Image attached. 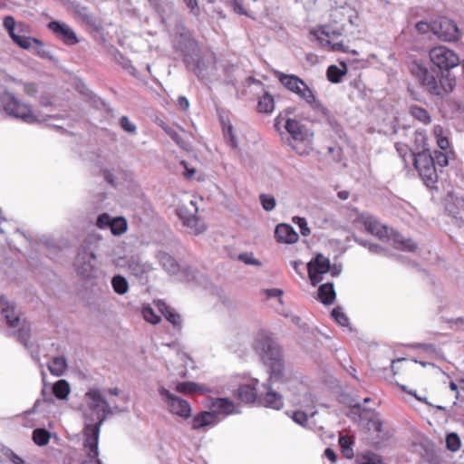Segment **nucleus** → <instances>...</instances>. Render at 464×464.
Here are the masks:
<instances>
[{
	"mask_svg": "<svg viewBox=\"0 0 464 464\" xmlns=\"http://www.w3.org/2000/svg\"><path fill=\"white\" fill-rule=\"evenodd\" d=\"M80 410L86 421L83 429V449L87 459L81 464H102L99 457V437L102 423L109 415L120 412L117 406H111L103 392L96 387L90 388L82 398Z\"/></svg>",
	"mask_w": 464,
	"mask_h": 464,
	"instance_id": "nucleus-1",
	"label": "nucleus"
},
{
	"mask_svg": "<svg viewBox=\"0 0 464 464\" xmlns=\"http://www.w3.org/2000/svg\"><path fill=\"white\" fill-rule=\"evenodd\" d=\"M253 348L268 368V385L266 383L262 384L266 391L264 397L265 406L274 410H280L284 405L282 395L274 392L272 387L278 383L276 389L285 391L286 386V383L284 382L285 364L282 349L266 330H260L256 333Z\"/></svg>",
	"mask_w": 464,
	"mask_h": 464,
	"instance_id": "nucleus-2",
	"label": "nucleus"
},
{
	"mask_svg": "<svg viewBox=\"0 0 464 464\" xmlns=\"http://www.w3.org/2000/svg\"><path fill=\"white\" fill-rule=\"evenodd\" d=\"M410 70L420 84L431 95L442 97L451 92L455 87V79L450 75H442L430 70L420 61H413Z\"/></svg>",
	"mask_w": 464,
	"mask_h": 464,
	"instance_id": "nucleus-3",
	"label": "nucleus"
},
{
	"mask_svg": "<svg viewBox=\"0 0 464 464\" xmlns=\"http://www.w3.org/2000/svg\"><path fill=\"white\" fill-rule=\"evenodd\" d=\"M362 223L365 229L380 239L387 237L392 242L396 248L407 252H413L417 249V245L410 238H405L401 234L382 226L372 216H362Z\"/></svg>",
	"mask_w": 464,
	"mask_h": 464,
	"instance_id": "nucleus-4",
	"label": "nucleus"
},
{
	"mask_svg": "<svg viewBox=\"0 0 464 464\" xmlns=\"http://www.w3.org/2000/svg\"><path fill=\"white\" fill-rule=\"evenodd\" d=\"M279 82L290 92L304 101L311 108L319 110L326 114L328 110L316 99L314 91L299 77L295 74L276 73Z\"/></svg>",
	"mask_w": 464,
	"mask_h": 464,
	"instance_id": "nucleus-5",
	"label": "nucleus"
},
{
	"mask_svg": "<svg viewBox=\"0 0 464 464\" xmlns=\"http://www.w3.org/2000/svg\"><path fill=\"white\" fill-rule=\"evenodd\" d=\"M2 102L8 115L22 120L26 123H34L38 121L31 106L22 102L14 93L10 92H4L2 95Z\"/></svg>",
	"mask_w": 464,
	"mask_h": 464,
	"instance_id": "nucleus-6",
	"label": "nucleus"
},
{
	"mask_svg": "<svg viewBox=\"0 0 464 464\" xmlns=\"http://www.w3.org/2000/svg\"><path fill=\"white\" fill-rule=\"evenodd\" d=\"M285 128L291 136L288 143L292 149L300 155L307 154L313 134L300 121L294 119H287Z\"/></svg>",
	"mask_w": 464,
	"mask_h": 464,
	"instance_id": "nucleus-7",
	"label": "nucleus"
},
{
	"mask_svg": "<svg viewBox=\"0 0 464 464\" xmlns=\"http://www.w3.org/2000/svg\"><path fill=\"white\" fill-rule=\"evenodd\" d=\"M0 313L5 319L6 324L9 327L12 334H17L21 343L27 347L29 331L25 328L24 322L16 313L14 304L5 300L0 307Z\"/></svg>",
	"mask_w": 464,
	"mask_h": 464,
	"instance_id": "nucleus-8",
	"label": "nucleus"
},
{
	"mask_svg": "<svg viewBox=\"0 0 464 464\" xmlns=\"http://www.w3.org/2000/svg\"><path fill=\"white\" fill-rule=\"evenodd\" d=\"M158 392L166 410L170 414L179 416L184 420L191 416L192 409L186 400L172 393L169 390L161 385L159 386Z\"/></svg>",
	"mask_w": 464,
	"mask_h": 464,
	"instance_id": "nucleus-9",
	"label": "nucleus"
},
{
	"mask_svg": "<svg viewBox=\"0 0 464 464\" xmlns=\"http://www.w3.org/2000/svg\"><path fill=\"white\" fill-rule=\"evenodd\" d=\"M4 26L12 40L23 49L28 50L34 45H43L40 40L26 36L25 33L28 32V25L24 23L16 24L13 16H6L4 19Z\"/></svg>",
	"mask_w": 464,
	"mask_h": 464,
	"instance_id": "nucleus-10",
	"label": "nucleus"
},
{
	"mask_svg": "<svg viewBox=\"0 0 464 464\" xmlns=\"http://www.w3.org/2000/svg\"><path fill=\"white\" fill-rule=\"evenodd\" d=\"M74 267L79 275L90 277L96 267L95 247L88 239L81 246L74 260Z\"/></svg>",
	"mask_w": 464,
	"mask_h": 464,
	"instance_id": "nucleus-11",
	"label": "nucleus"
},
{
	"mask_svg": "<svg viewBox=\"0 0 464 464\" xmlns=\"http://www.w3.org/2000/svg\"><path fill=\"white\" fill-rule=\"evenodd\" d=\"M343 28H333L331 25H323L311 32L313 37L325 49L343 51V44L341 40Z\"/></svg>",
	"mask_w": 464,
	"mask_h": 464,
	"instance_id": "nucleus-12",
	"label": "nucleus"
},
{
	"mask_svg": "<svg viewBox=\"0 0 464 464\" xmlns=\"http://www.w3.org/2000/svg\"><path fill=\"white\" fill-rule=\"evenodd\" d=\"M198 207L193 200L179 205L177 214L183 225L188 228V233L199 235L206 229L205 223L197 217Z\"/></svg>",
	"mask_w": 464,
	"mask_h": 464,
	"instance_id": "nucleus-13",
	"label": "nucleus"
},
{
	"mask_svg": "<svg viewBox=\"0 0 464 464\" xmlns=\"http://www.w3.org/2000/svg\"><path fill=\"white\" fill-rule=\"evenodd\" d=\"M430 62L442 71H450L459 63V58L451 49L439 45L430 51Z\"/></svg>",
	"mask_w": 464,
	"mask_h": 464,
	"instance_id": "nucleus-14",
	"label": "nucleus"
},
{
	"mask_svg": "<svg viewBox=\"0 0 464 464\" xmlns=\"http://www.w3.org/2000/svg\"><path fill=\"white\" fill-rule=\"evenodd\" d=\"M413 164L425 183L436 181L438 175L434 159L428 150H423L414 154Z\"/></svg>",
	"mask_w": 464,
	"mask_h": 464,
	"instance_id": "nucleus-15",
	"label": "nucleus"
},
{
	"mask_svg": "<svg viewBox=\"0 0 464 464\" xmlns=\"http://www.w3.org/2000/svg\"><path fill=\"white\" fill-rule=\"evenodd\" d=\"M159 263L162 268L170 275H180L181 280L192 281L196 279V271L188 266H180L175 258L166 252H159L157 255Z\"/></svg>",
	"mask_w": 464,
	"mask_h": 464,
	"instance_id": "nucleus-16",
	"label": "nucleus"
},
{
	"mask_svg": "<svg viewBox=\"0 0 464 464\" xmlns=\"http://www.w3.org/2000/svg\"><path fill=\"white\" fill-rule=\"evenodd\" d=\"M431 32L442 41L451 42L459 39V28L446 17H440L431 23Z\"/></svg>",
	"mask_w": 464,
	"mask_h": 464,
	"instance_id": "nucleus-17",
	"label": "nucleus"
},
{
	"mask_svg": "<svg viewBox=\"0 0 464 464\" xmlns=\"http://www.w3.org/2000/svg\"><path fill=\"white\" fill-rule=\"evenodd\" d=\"M47 27L67 45H74L79 43V39L72 27L64 22L52 21L47 24Z\"/></svg>",
	"mask_w": 464,
	"mask_h": 464,
	"instance_id": "nucleus-18",
	"label": "nucleus"
},
{
	"mask_svg": "<svg viewBox=\"0 0 464 464\" xmlns=\"http://www.w3.org/2000/svg\"><path fill=\"white\" fill-rule=\"evenodd\" d=\"M310 280L314 285L322 280V275L330 271V261L327 257L318 254L314 260L307 264Z\"/></svg>",
	"mask_w": 464,
	"mask_h": 464,
	"instance_id": "nucleus-19",
	"label": "nucleus"
},
{
	"mask_svg": "<svg viewBox=\"0 0 464 464\" xmlns=\"http://www.w3.org/2000/svg\"><path fill=\"white\" fill-rule=\"evenodd\" d=\"M210 411L214 412L217 418L220 416H227L234 413H238L235 403L227 398H215L210 402Z\"/></svg>",
	"mask_w": 464,
	"mask_h": 464,
	"instance_id": "nucleus-20",
	"label": "nucleus"
},
{
	"mask_svg": "<svg viewBox=\"0 0 464 464\" xmlns=\"http://www.w3.org/2000/svg\"><path fill=\"white\" fill-rule=\"evenodd\" d=\"M258 380L252 381V384L240 385L237 391V397L245 403L253 402L257 396H261L262 392L258 387Z\"/></svg>",
	"mask_w": 464,
	"mask_h": 464,
	"instance_id": "nucleus-21",
	"label": "nucleus"
},
{
	"mask_svg": "<svg viewBox=\"0 0 464 464\" xmlns=\"http://www.w3.org/2000/svg\"><path fill=\"white\" fill-rule=\"evenodd\" d=\"M222 418H217L216 414L211 411H201L195 415L191 420L193 430H201L208 426L216 425Z\"/></svg>",
	"mask_w": 464,
	"mask_h": 464,
	"instance_id": "nucleus-22",
	"label": "nucleus"
},
{
	"mask_svg": "<svg viewBox=\"0 0 464 464\" xmlns=\"http://www.w3.org/2000/svg\"><path fill=\"white\" fill-rule=\"evenodd\" d=\"M69 11L72 13V15L75 20H78L89 26L95 25V18L93 14L89 12L87 7L72 2L69 5Z\"/></svg>",
	"mask_w": 464,
	"mask_h": 464,
	"instance_id": "nucleus-23",
	"label": "nucleus"
},
{
	"mask_svg": "<svg viewBox=\"0 0 464 464\" xmlns=\"http://www.w3.org/2000/svg\"><path fill=\"white\" fill-rule=\"evenodd\" d=\"M276 240L281 243L293 244L295 243L299 236L293 227L287 224H279L275 230Z\"/></svg>",
	"mask_w": 464,
	"mask_h": 464,
	"instance_id": "nucleus-24",
	"label": "nucleus"
},
{
	"mask_svg": "<svg viewBox=\"0 0 464 464\" xmlns=\"http://www.w3.org/2000/svg\"><path fill=\"white\" fill-rule=\"evenodd\" d=\"M126 263L129 272L136 277H140L152 269L150 263L143 262L138 256H130Z\"/></svg>",
	"mask_w": 464,
	"mask_h": 464,
	"instance_id": "nucleus-25",
	"label": "nucleus"
},
{
	"mask_svg": "<svg viewBox=\"0 0 464 464\" xmlns=\"http://www.w3.org/2000/svg\"><path fill=\"white\" fill-rule=\"evenodd\" d=\"M188 67H192L193 71L198 78H206L209 72L215 69V61L210 57L207 61L198 60L195 64H191L188 59H186Z\"/></svg>",
	"mask_w": 464,
	"mask_h": 464,
	"instance_id": "nucleus-26",
	"label": "nucleus"
},
{
	"mask_svg": "<svg viewBox=\"0 0 464 464\" xmlns=\"http://www.w3.org/2000/svg\"><path fill=\"white\" fill-rule=\"evenodd\" d=\"M336 294L334 288V285L331 283H326L320 285L318 289V299L324 304H331L334 303L335 299Z\"/></svg>",
	"mask_w": 464,
	"mask_h": 464,
	"instance_id": "nucleus-27",
	"label": "nucleus"
},
{
	"mask_svg": "<svg viewBox=\"0 0 464 464\" xmlns=\"http://www.w3.org/2000/svg\"><path fill=\"white\" fill-rule=\"evenodd\" d=\"M158 309L160 313L165 316V318L171 323L173 325H179L181 323V318L179 314H178L171 307H169L164 302H159L157 304Z\"/></svg>",
	"mask_w": 464,
	"mask_h": 464,
	"instance_id": "nucleus-28",
	"label": "nucleus"
},
{
	"mask_svg": "<svg viewBox=\"0 0 464 464\" xmlns=\"http://www.w3.org/2000/svg\"><path fill=\"white\" fill-rule=\"evenodd\" d=\"M257 110L261 113L270 114L275 110V101L273 96L265 92L264 94L259 98L257 103Z\"/></svg>",
	"mask_w": 464,
	"mask_h": 464,
	"instance_id": "nucleus-29",
	"label": "nucleus"
},
{
	"mask_svg": "<svg viewBox=\"0 0 464 464\" xmlns=\"http://www.w3.org/2000/svg\"><path fill=\"white\" fill-rule=\"evenodd\" d=\"M67 368L66 359L63 356L53 357L48 363V369L52 374L61 376Z\"/></svg>",
	"mask_w": 464,
	"mask_h": 464,
	"instance_id": "nucleus-30",
	"label": "nucleus"
},
{
	"mask_svg": "<svg viewBox=\"0 0 464 464\" xmlns=\"http://www.w3.org/2000/svg\"><path fill=\"white\" fill-rule=\"evenodd\" d=\"M70 392V384L66 380H59L53 386V393L59 400L66 399Z\"/></svg>",
	"mask_w": 464,
	"mask_h": 464,
	"instance_id": "nucleus-31",
	"label": "nucleus"
},
{
	"mask_svg": "<svg viewBox=\"0 0 464 464\" xmlns=\"http://www.w3.org/2000/svg\"><path fill=\"white\" fill-rule=\"evenodd\" d=\"M342 66L343 68H339L337 65H330L328 67L326 75L331 82H339L341 78L346 73V65L343 63Z\"/></svg>",
	"mask_w": 464,
	"mask_h": 464,
	"instance_id": "nucleus-32",
	"label": "nucleus"
},
{
	"mask_svg": "<svg viewBox=\"0 0 464 464\" xmlns=\"http://www.w3.org/2000/svg\"><path fill=\"white\" fill-rule=\"evenodd\" d=\"M111 285L114 292L118 295H124L129 290V283L127 279L121 275H117L112 277Z\"/></svg>",
	"mask_w": 464,
	"mask_h": 464,
	"instance_id": "nucleus-33",
	"label": "nucleus"
},
{
	"mask_svg": "<svg viewBox=\"0 0 464 464\" xmlns=\"http://www.w3.org/2000/svg\"><path fill=\"white\" fill-rule=\"evenodd\" d=\"M50 438L51 433L45 429L38 428L33 431V440L40 447L47 445Z\"/></svg>",
	"mask_w": 464,
	"mask_h": 464,
	"instance_id": "nucleus-34",
	"label": "nucleus"
},
{
	"mask_svg": "<svg viewBox=\"0 0 464 464\" xmlns=\"http://www.w3.org/2000/svg\"><path fill=\"white\" fill-rule=\"evenodd\" d=\"M443 128L436 125L433 128V133L437 140V144L441 150L447 151L450 148V141L446 136L443 135Z\"/></svg>",
	"mask_w": 464,
	"mask_h": 464,
	"instance_id": "nucleus-35",
	"label": "nucleus"
},
{
	"mask_svg": "<svg viewBox=\"0 0 464 464\" xmlns=\"http://www.w3.org/2000/svg\"><path fill=\"white\" fill-rule=\"evenodd\" d=\"M410 113L414 119L418 120L419 121L424 124H428L430 121V117L428 111L425 109L420 108L417 105L411 106Z\"/></svg>",
	"mask_w": 464,
	"mask_h": 464,
	"instance_id": "nucleus-36",
	"label": "nucleus"
},
{
	"mask_svg": "<svg viewBox=\"0 0 464 464\" xmlns=\"http://www.w3.org/2000/svg\"><path fill=\"white\" fill-rule=\"evenodd\" d=\"M223 134H224V138H225L226 141L227 142V144L231 148L237 149L238 146V140H237L236 135L234 134L233 126L229 122L224 123Z\"/></svg>",
	"mask_w": 464,
	"mask_h": 464,
	"instance_id": "nucleus-37",
	"label": "nucleus"
},
{
	"mask_svg": "<svg viewBox=\"0 0 464 464\" xmlns=\"http://www.w3.org/2000/svg\"><path fill=\"white\" fill-rule=\"evenodd\" d=\"M109 228L113 235L120 236L126 231L127 222L123 218H112V222H111Z\"/></svg>",
	"mask_w": 464,
	"mask_h": 464,
	"instance_id": "nucleus-38",
	"label": "nucleus"
},
{
	"mask_svg": "<svg viewBox=\"0 0 464 464\" xmlns=\"http://www.w3.org/2000/svg\"><path fill=\"white\" fill-rule=\"evenodd\" d=\"M369 430H372L374 432L380 434L379 436V440H385L388 438V434L386 432H383V430H382V421L381 420L380 418L378 417H374V418H372L370 420H369Z\"/></svg>",
	"mask_w": 464,
	"mask_h": 464,
	"instance_id": "nucleus-39",
	"label": "nucleus"
},
{
	"mask_svg": "<svg viewBox=\"0 0 464 464\" xmlns=\"http://www.w3.org/2000/svg\"><path fill=\"white\" fill-rule=\"evenodd\" d=\"M114 59L123 69L127 70L131 75L136 76V69L132 65L131 62L124 57L122 53L117 52L114 54Z\"/></svg>",
	"mask_w": 464,
	"mask_h": 464,
	"instance_id": "nucleus-40",
	"label": "nucleus"
},
{
	"mask_svg": "<svg viewBox=\"0 0 464 464\" xmlns=\"http://www.w3.org/2000/svg\"><path fill=\"white\" fill-rule=\"evenodd\" d=\"M339 444L342 450L343 455L347 459H352L353 457V450L351 447L352 441L349 437L342 436L339 439Z\"/></svg>",
	"mask_w": 464,
	"mask_h": 464,
	"instance_id": "nucleus-41",
	"label": "nucleus"
},
{
	"mask_svg": "<svg viewBox=\"0 0 464 464\" xmlns=\"http://www.w3.org/2000/svg\"><path fill=\"white\" fill-rule=\"evenodd\" d=\"M315 414V411L310 409L306 411H296L293 414V420L302 426H304L307 422L308 416H314Z\"/></svg>",
	"mask_w": 464,
	"mask_h": 464,
	"instance_id": "nucleus-42",
	"label": "nucleus"
},
{
	"mask_svg": "<svg viewBox=\"0 0 464 464\" xmlns=\"http://www.w3.org/2000/svg\"><path fill=\"white\" fill-rule=\"evenodd\" d=\"M260 203L262 208L266 211H272L276 205V200L273 195L270 194H261L259 196Z\"/></svg>",
	"mask_w": 464,
	"mask_h": 464,
	"instance_id": "nucleus-43",
	"label": "nucleus"
},
{
	"mask_svg": "<svg viewBox=\"0 0 464 464\" xmlns=\"http://www.w3.org/2000/svg\"><path fill=\"white\" fill-rule=\"evenodd\" d=\"M395 149L404 163H407V158L413 160L414 154H416L412 152L406 144L401 142L395 143Z\"/></svg>",
	"mask_w": 464,
	"mask_h": 464,
	"instance_id": "nucleus-44",
	"label": "nucleus"
},
{
	"mask_svg": "<svg viewBox=\"0 0 464 464\" xmlns=\"http://www.w3.org/2000/svg\"><path fill=\"white\" fill-rule=\"evenodd\" d=\"M359 464H382L381 457L372 452H367L358 458Z\"/></svg>",
	"mask_w": 464,
	"mask_h": 464,
	"instance_id": "nucleus-45",
	"label": "nucleus"
},
{
	"mask_svg": "<svg viewBox=\"0 0 464 464\" xmlns=\"http://www.w3.org/2000/svg\"><path fill=\"white\" fill-rule=\"evenodd\" d=\"M143 318L151 324H156L160 322V317L154 312L150 306H144L142 308Z\"/></svg>",
	"mask_w": 464,
	"mask_h": 464,
	"instance_id": "nucleus-46",
	"label": "nucleus"
},
{
	"mask_svg": "<svg viewBox=\"0 0 464 464\" xmlns=\"http://www.w3.org/2000/svg\"><path fill=\"white\" fill-rule=\"evenodd\" d=\"M160 127L180 147L184 146V141L180 135L171 127L168 126L164 122L160 123Z\"/></svg>",
	"mask_w": 464,
	"mask_h": 464,
	"instance_id": "nucleus-47",
	"label": "nucleus"
},
{
	"mask_svg": "<svg viewBox=\"0 0 464 464\" xmlns=\"http://www.w3.org/2000/svg\"><path fill=\"white\" fill-rule=\"evenodd\" d=\"M332 316L341 326H348L349 319L343 312L342 308L336 307L332 311Z\"/></svg>",
	"mask_w": 464,
	"mask_h": 464,
	"instance_id": "nucleus-48",
	"label": "nucleus"
},
{
	"mask_svg": "<svg viewBox=\"0 0 464 464\" xmlns=\"http://www.w3.org/2000/svg\"><path fill=\"white\" fill-rule=\"evenodd\" d=\"M447 448L451 451H457L460 448V440L456 433H450L446 438Z\"/></svg>",
	"mask_w": 464,
	"mask_h": 464,
	"instance_id": "nucleus-49",
	"label": "nucleus"
},
{
	"mask_svg": "<svg viewBox=\"0 0 464 464\" xmlns=\"http://www.w3.org/2000/svg\"><path fill=\"white\" fill-rule=\"evenodd\" d=\"M196 389L197 384L191 382H179L175 387L176 392L179 393H190L195 392Z\"/></svg>",
	"mask_w": 464,
	"mask_h": 464,
	"instance_id": "nucleus-50",
	"label": "nucleus"
},
{
	"mask_svg": "<svg viewBox=\"0 0 464 464\" xmlns=\"http://www.w3.org/2000/svg\"><path fill=\"white\" fill-rule=\"evenodd\" d=\"M293 222L296 224L300 228V233L306 237L310 235V228L308 227L307 222L304 218L294 217Z\"/></svg>",
	"mask_w": 464,
	"mask_h": 464,
	"instance_id": "nucleus-51",
	"label": "nucleus"
},
{
	"mask_svg": "<svg viewBox=\"0 0 464 464\" xmlns=\"http://www.w3.org/2000/svg\"><path fill=\"white\" fill-rule=\"evenodd\" d=\"M356 242H358L360 245L367 247L371 253L382 254V252H384V249L381 246L370 243L366 240L356 239Z\"/></svg>",
	"mask_w": 464,
	"mask_h": 464,
	"instance_id": "nucleus-52",
	"label": "nucleus"
},
{
	"mask_svg": "<svg viewBox=\"0 0 464 464\" xmlns=\"http://www.w3.org/2000/svg\"><path fill=\"white\" fill-rule=\"evenodd\" d=\"M121 127L127 132L135 133L136 132V125L130 121L127 116H122L120 121Z\"/></svg>",
	"mask_w": 464,
	"mask_h": 464,
	"instance_id": "nucleus-53",
	"label": "nucleus"
},
{
	"mask_svg": "<svg viewBox=\"0 0 464 464\" xmlns=\"http://www.w3.org/2000/svg\"><path fill=\"white\" fill-rule=\"evenodd\" d=\"M434 163L436 162L441 167H445L448 165V155L446 151H435L434 153Z\"/></svg>",
	"mask_w": 464,
	"mask_h": 464,
	"instance_id": "nucleus-54",
	"label": "nucleus"
},
{
	"mask_svg": "<svg viewBox=\"0 0 464 464\" xmlns=\"http://www.w3.org/2000/svg\"><path fill=\"white\" fill-rule=\"evenodd\" d=\"M112 218L108 214H102L98 217L96 225L100 228L110 227Z\"/></svg>",
	"mask_w": 464,
	"mask_h": 464,
	"instance_id": "nucleus-55",
	"label": "nucleus"
},
{
	"mask_svg": "<svg viewBox=\"0 0 464 464\" xmlns=\"http://www.w3.org/2000/svg\"><path fill=\"white\" fill-rule=\"evenodd\" d=\"M234 12L238 14H246V10L238 0H227Z\"/></svg>",
	"mask_w": 464,
	"mask_h": 464,
	"instance_id": "nucleus-56",
	"label": "nucleus"
},
{
	"mask_svg": "<svg viewBox=\"0 0 464 464\" xmlns=\"http://www.w3.org/2000/svg\"><path fill=\"white\" fill-rule=\"evenodd\" d=\"M5 455L13 464H24V459L12 450H8Z\"/></svg>",
	"mask_w": 464,
	"mask_h": 464,
	"instance_id": "nucleus-57",
	"label": "nucleus"
},
{
	"mask_svg": "<svg viewBox=\"0 0 464 464\" xmlns=\"http://www.w3.org/2000/svg\"><path fill=\"white\" fill-rule=\"evenodd\" d=\"M416 30L420 34H425L428 31H431V24H428L426 22L420 21L415 25Z\"/></svg>",
	"mask_w": 464,
	"mask_h": 464,
	"instance_id": "nucleus-58",
	"label": "nucleus"
},
{
	"mask_svg": "<svg viewBox=\"0 0 464 464\" xmlns=\"http://www.w3.org/2000/svg\"><path fill=\"white\" fill-rule=\"evenodd\" d=\"M186 5L194 14H198V5L197 0H183Z\"/></svg>",
	"mask_w": 464,
	"mask_h": 464,
	"instance_id": "nucleus-59",
	"label": "nucleus"
},
{
	"mask_svg": "<svg viewBox=\"0 0 464 464\" xmlns=\"http://www.w3.org/2000/svg\"><path fill=\"white\" fill-rule=\"evenodd\" d=\"M24 92L29 96H34L37 93V88L34 83H26L24 87Z\"/></svg>",
	"mask_w": 464,
	"mask_h": 464,
	"instance_id": "nucleus-60",
	"label": "nucleus"
},
{
	"mask_svg": "<svg viewBox=\"0 0 464 464\" xmlns=\"http://www.w3.org/2000/svg\"><path fill=\"white\" fill-rule=\"evenodd\" d=\"M239 258H240L241 260H243V261H244L246 264H247V265H256V266L260 265V263H259V261H258V260L255 259V258H254V257H252V256H247V255H246V254L240 255V256H239Z\"/></svg>",
	"mask_w": 464,
	"mask_h": 464,
	"instance_id": "nucleus-61",
	"label": "nucleus"
},
{
	"mask_svg": "<svg viewBox=\"0 0 464 464\" xmlns=\"http://www.w3.org/2000/svg\"><path fill=\"white\" fill-rule=\"evenodd\" d=\"M103 178L104 179L109 183L111 184V186H115L116 183L114 181V177H113V174L108 170V169H104L103 170Z\"/></svg>",
	"mask_w": 464,
	"mask_h": 464,
	"instance_id": "nucleus-62",
	"label": "nucleus"
},
{
	"mask_svg": "<svg viewBox=\"0 0 464 464\" xmlns=\"http://www.w3.org/2000/svg\"><path fill=\"white\" fill-rule=\"evenodd\" d=\"M178 104L183 111H187L189 107V102L185 96L179 97Z\"/></svg>",
	"mask_w": 464,
	"mask_h": 464,
	"instance_id": "nucleus-63",
	"label": "nucleus"
},
{
	"mask_svg": "<svg viewBox=\"0 0 464 464\" xmlns=\"http://www.w3.org/2000/svg\"><path fill=\"white\" fill-rule=\"evenodd\" d=\"M324 456L332 462H335L337 459V456H336L334 450L330 448L325 449Z\"/></svg>",
	"mask_w": 464,
	"mask_h": 464,
	"instance_id": "nucleus-64",
	"label": "nucleus"
}]
</instances>
